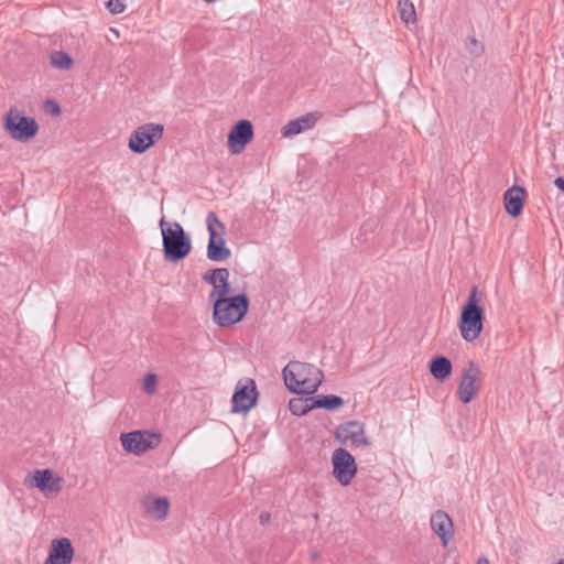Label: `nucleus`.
I'll return each mask as SVG.
<instances>
[{
  "mask_svg": "<svg viewBox=\"0 0 564 564\" xmlns=\"http://www.w3.org/2000/svg\"><path fill=\"white\" fill-rule=\"evenodd\" d=\"M286 388L297 394H313L322 383L324 375L312 364L290 361L282 370Z\"/></svg>",
  "mask_w": 564,
  "mask_h": 564,
  "instance_id": "nucleus-1",
  "label": "nucleus"
},
{
  "mask_svg": "<svg viewBox=\"0 0 564 564\" xmlns=\"http://www.w3.org/2000/svg\"><path fill=\"white\" fill-rule=\"evenodd\" d=\"M481 296L478 288L474 285L469 292L466 302L460 308L458 328L464 340L471 343L476 340L485 323V310L480 305Z\"/></svg>",
  "mask_w": 564,
  "mask_h": 564,
  "instance_id": "nucleus-2",
  "label": "nucleus"
},
{
  "mask_svg": "<svg viewBox=\"0 0 564 564\" xmlns=\"http://www.w3.org/2000/svg\"><path fill=\"white\" fill-rule=\"evenodd\" d=\"M163 256L166 261L178 262L192 251L189 235L178 223H169L165 217L160 220Z\"/></svg>",
  "mask_w": 564,
  "mask_h": 564,
  "instance_id": "nucleus-3",
  "label": "nucleus"
},
{
  "mask_svg": "<svg viewBox=\"0 0 564 564\" xmlns=\"http://www.w3.org/2000/svg\"><path fill=\"white\" fill-rule=\"evenodd\" d=\"M250 301L247 294L232 295L230 299H215L213 305L214 323L220 327L232 326L247 315Z\"/></svg>",
  "mask_w": 564,
  "mask_h": 564,
  "instance_id": "nucleus-4",
  "label": "nucleus"
},
{
  "mask_svg": "<svg viewBox=\"0 0 564 564\" xmlns=\"http://www.w3.org/2000/svg\"><path fill=\"white\" fill-rule=\"evenodd\" d=\"M3 129L15 141L28 142L39 132V123L32 118L24 116L17 108H10L3 117Z\"/></svg>",
  "mask_w": 564,
  "mask_h": 564,
  "instance_id": "nucleus-5",
  "label": "nucleus"
},
{
  "mask_svg": "<svg viewBox=\"0 0 564 564\" xmlns=\"http://www.w3.org/2000/svg\"><path fill=\"white\" fill-rule=\"evenodd\" d=\"M206 224L209 234L207 258L215 262L226 261L231 257V250L226 246V240L223 237L226 230L225 225L214 212L207 214Z\"/></svg>",
  "mask_w": 564,
  "mask_h": 564,
  "instance_id": "nucleus-6",
  "label": "nucleus"
},
{
  "mask_svg": "<svg viewBox=\"0 0 564 564\" xmlns=\"http://www.w3.org/2000/svg\"><path fill=\"white\" fill-rule=\"evenodd\" d=\"M163 124L153 122L141 124L130 134L128 147L133 153L142 154L163 137Z\"/></svg>",
  "mask_w": 564,
  "mask_h": 564,
  "instance_id": "nucleus-7",
  "label": "nucleus"
},
{
  "mask_svg": "<svg viewBox=\"0 0 564 564\" xmlns=\"http://www.w3.org/2000/svg\"><path fill=\"white\" fill-rule=\"evenodd\" d=\"M334 437L344 446L368 447L371 445L370 438L366 436L365 423L358 420L340 423L334 432Z\"/></svg>",
  "mask_w": 564,
  "mask_h": 564,
  "instance_id": "nucleus-8",
  "label": "nucleus"
},
{
  "mask_svg": "<svg viewBox=\"0 0 564 564\" xmlns=\"http://www.w3.org/2000/svg\"><path fill=\"white\" fill-rule=\"evenodd\" d=\"M332 465L333 476L341 486H348L358 471L355 457L344 447L333 452Z\"/></svg>",
  "mask_w": 564,
  "mask_h": 564,
  "instance_id": "nucleus-9",
  "label": "nucleus"
},
{
  "mask_svg": "<svg viewBox=\"0 0 564 564\" xmlns=\"http://www.w3.org/2000/svg\"><path fill=\"white\" fill-rule=\"evenodd\" d=\"M258 390L253 379H247L245 383L240 380L231 397V412L247 413L258 401Z\"/></svg>",
  "mask_w": 564,
  "mask_h": 564,
  "instance_id": "nucleus-10",
  "label": "nucleus"
},
{
  "mask_svg": "<svg viewBox=\"0 0 564 564\" xmlns=\"http://www.w3.org/2000/svg\"><path fill=\"white\" fill-rule=\"evenodd\" d=\"M480 368L474 360L468 361L463 370L462 379L457 389V397L464 403L468 404L479 392Z\"/></svg>",
  "mask_w": 564,
  "mask_h": 564,
  "instance_id": "nucleus-11",
  "label": "nucleus"
},
{
  "mask_svg": "<svg viewBox=\"0 0 564 564\" xmlns=\"http://www.w3.org/2000/svg\"><path fill=\"white\" fill-rule=\"evenodd\" d=\"M122 447L126 452L141 455L159 445L160 437L144 431H132L120 435Z\"/></svg>",
  "mask_w": 564,
  "mask_h": 564,
  "instance_id": "nucleus-12",
  "label": "nucleus"
},
{
  "mask_svg": "<svg viewBox=\"0 0 564 564\" xmlns=\"http://www.w3.org/2000/svg\"><path fill=\"white\" fill-rule=\"evenodd\" d=\"M253 126L249 120L241 119L232 126L227 143L229 152L234 155L241 153L246 145L253 139Z\"/></svg>",
  "mask_w": 564,
  "mask_h": 564,
  "instance_id": "nucleus-13",
  "label": "nucleus"
},
{
  "mask_svg": "<svg viewBox=\"0 0 564 564\" xmlns=\"http://www.w3.org/2000/svg\"><path fill=\"white\" fill-rule=\"evenodd\" d=\"M74 558V547L68 538L52 541L48 555L44 564H70Z\"/></svg>",
  "mask_w": 564,
  "mask_h": 564,
  "instance_id": "nucleus-14",
  "label": "nucleus"
},
{
  "mask_svg": "<svg viewBox=\"0 0 564 564\" xmlns=\"http://www.w3.org/2000/svg\"><path fill=\"white\" fill-rule=\"evenodd\" d=\"M61 481L62 479L59 477H54L51 469L45 468L34 470L29 479V485L47 495L59 492L62 489Z\"/></svg>",
  "mask_w": 564,
  "mask_h": 564,
  "instance_id": "nucleus-15",
  "label": "nucleus"
},
{
  "mask_svg": "<svg viewBox=\"0 0 564 564\" xmlns=\"http://www.w3.org/2000/svg\"><path fill=\"white\" fill-rule=\"evenodd\" d=\"M525 194L524 187L519 185H513L506 191L503 194V204L508 215L516 218L522 214Z\"/></svg>",
  "mask_w": 564,
  "mask_h": 564,
  "instance_id": "nucleus-16",
  "label": "nucleus"
},
{
  "mask_svg": "<svg viewBox=\"0 0 564 564\" xmlns=\"http://www.w3.org/2000/svg\"><path fill=\"white\" fill-rule=\"evenodd\" d=\"M431 528L434 533L442 540L443 545H447L454 535L452 519L443 510H437L432 514Z\"/></svg>",
  "mask_w": 564,
  "mask_h": 564,
  "instance_id": "nucleus-17",
  "label": "nucleus"
},
{
  "mask_svg": "<svg viewBox=\"0 0 564 564\" xmlns=\"http://www.w3.org/2000/svg\"><path fill=\"white\" fill-rule=\"evenodd\" d=\"M317 121L314 113H306L296 119L290 120L281 130L284 138L300 134L308 129H312Z\"/></svg>",
  "mask_w": 564,
  "mask_h": 564,
  "instance_id": "nucleus-18",
  "label": "nucleus"
},
{
  "mask_svg": "<svg viewBox=\"0 0 564 564\" xmlns=\"http://www.w3.org/2000/svg\"><path fill=\"white\" fill-rule=\"evenodd\" d=\"M429 369L431 375L437 380V381H445L449 378L453 371V365L452 361L443 356L438 355L431 359L429 364Z\"/></svg>",
  "mask_w": 564,
  "mask_h": 564,
  "instance_id": "nucleus-19",
  "label": "nucleus"
},
{
  "mask_svg": "<svg viewBox=\"0 0 564 564\" xmlns=\"http://www.w3.org/2000/svg\"><path fill=\"white\" fill-rule=\"evenodd\" d=\"M143 505L147 512L152 514L154 519L159 521L166 519L170 509V501L166 497H147Z\"/></svg>",
  "mask_w": 564,
  "mask_h": 564,
  "instance_id": "nucleus-20",
  "label": "nucleus"
},
{
  "mask_svg": "<svg viewBox=\"0 0 564 564\" xmlns=\"http://www.w3.org/2000/svg\"><path fill=\"white\" fill-rule=\"evenodd\" d=\"M398 9L400 18L405 24L416 22V12L414 4L410 0H399Z\"/></svg>",
  "mask_w": 564,
  "mask_h": 564,
  "instance_id": "nucleus-21",
  "label": "nucleus"
},
{
  "mask_svg": "<svg viewBox=\"0 0 564 564\" xmlns=\"http://www.w3.org/2000/svg\"><path fill=\"white\" fill-rule=\"evenodd\" d=\"M51 64L59 69H69L74 61L72 56L64 51H55L51 54Z\"/></svg>",
  "mask_w": 564,
  "mask_h": 564,
  "instance_id": "nucleus-22",
  "label": "nucleus"
},
{
  "mask_svg": "<svg viewBox=\"0 0 564 564\" xmlns=\"http://www.w3.org/2000/svg\"><path fill=\"white\" fill-rule=\"evenodd\" d=\"M289 410L293 415L302 416L310 412L307 398H293L289 402Z\"/></svg>",
  "mask_w": 564,
  "mask_h": 564,
  "instance_id": "nucleus-23",
  "label": "nucleus"
},
{
  "mask_svg": "<svg viewBox=\"0 0 564 564\" xmlns=\"http://www.w3.org/2000/svg\"><path fill=\"white\" fill-rule=\"evenodd\" d=\"M231 284L229 281L218 282L215 289L212 290L209 294V300L215 299H230L229 295L231 293Z\"/></svg>",
  "mask_w": 564,
  "mask_h": 564,
  "instance_id": "nucleus-24",
  "label": "nucleus"
},
{
  "mask_svg": "<svg viewBox=\"0 0 564 564\" xmlns=\"http://www.w3.org/2000/svg\"><path fill=\"white\" fill-rule=\"evenodd\" d=\"M325 410L334 411L344 405L345 401L341 397L336 394H324Z\"/></svg>",
  "mask_w": 564,
  "mask_h": 564,
  "instance_id": "nucleus-25",
  "label": "nucleus"
},
{
  "mask_svg": "<svg viewBox=\"0 0 564 564\" xmlns=\"http://www.w3.org/2000/svg\"><path fill=\"white\" fill-rule=\"evenodd\" d=\"M156 383H158L156 376L154 373L150 372L143 379L142 389L144 392L152 394L155 391Z\"/></svg>",
  "mask_w": 564,
  "mask_h": 564,
  "instance_id": "nucleus-26",
  "label": "nucleus"
},
{
  "mask_svg": "<svg viewBox=\"0 0 564 564\" xmlns=\"http://www.w3.org/2000/svg\"><path fill=\"white\" fill-rule=\"evenodd\" d=\"M107 9L112 14H118L124 11L126 6L122 0H108L107 2Z\"/></svg>",
  "mask_w": 564,
  "mask_h": 564,
  "instance_id": "nucleus-27",
  "label": "nucleus"
},
{
  "mask_svg": "<svg viewBox=\"0 0 564 564\" xmlns=\"http://www.w3.org/2000/svg\"><path fill=\"white\" fill-rule=\"evenodd\" d=\"M470 54L479 56L484 53V46L475 37H470L467 44Z\"/></svg>",
  "mask_w": 564,
  "mask_h": 564,
  "instance_id": "nucleus-28",
  "label": "nucleus"
},
{
  "mask_svg": "<svg viewBox=\"0 0 564 564\" xmlns=\"http://www.w3.org/2000/svg\"><path fill=\"white\" fill-rule=\"evenodd\" d=\"M310 411L313 409H325V399L324 394L315 395V397H307Z\"/></svg>",
  "mask_w": 564,
  "mask_h": 564,
  "instance_id": "nucleus-29",
  "label": "nucleus"
},
{
  "mask_svg": "<svg viewBox=\"0 0 564 564\" xmlns=\"http://www.w3.org/2000/svg\"><path fill=\"white\" fill-rule=\"evenodd\" d=\"M44 108L52 116H59L62 112L61 106L54 100H46L44 104Z\"/></svg>",
  "mask_w": 564,
  "mask_h": 564,
  "instance_id": "nucleus-30",
  "label": "nucleus"
},
{
  "mask_svg": "<svg viewBox=\"0 0 564 564\" xmlns=\"http://www.w3.org/2000/svg\"><path fill=\"white\" fill-rule=\"evenodd\" d=\"M203 281L207 284H210L214 286V289L216 288V285L218 284V279H217V275L215 272H213V269L208 270L204 275H203Z\"/></svg>",
  "mask_w": 564,
  "mask_h": 564,
  "instance_id": "nucleus-31",
  "label": "nucleus"
},
{
  "mask_svg": "<svg viewBox=\"0 0 564 564\" xmlns=\"http://www.w3.org/2000/svg\"><path fill=\"white\" fill-rule=\"evenodd\" d=\"M213 272L216 273L218 282L229 281V270L227 268H216L213 269Z\"/></svg>",
  "mask_w": 564,
  "mask_h": 564,
  "instance_id": "nucleus-32",
  "label": "nucleus"
},
{
  "mask_svg": "<svg viewBox=\"0 0 564 564\" xmlns=\"http://www.w3.org/2000/svg\"><path fill=\"white\" fill-rule=\"evenodd\" d=\"M271 521V514L267 511H262L259 516V522L261 525H267Z\"/></svg>",
  "mask_w": 564,
  "mask_h": 564,
  "instance_id": "nucleus-33",
  "label": "nucleus"
},
{
  "mask_svg": "<svg viewBox=\"0 0 564 564\" xmlns=\"http://www.w3.org/2000/svg\"><path fill=\"white\" fill-rule=\"evenodd\" d=\"M554 185L562 192H564V176H558L554 180Z\"/></svg>",
  "mask_w": 564,
  "mask_h": 564,
  "instance_id": "nucleus-34",
  "label": "nucleus"
},
{
  "mask_svg": "<svg viewBox=\"0 0 564 564\" xmlns=\"http://www.w3.org/2000/svg\"><path fill=\"white\" fill-rule=\"evenodd\" d=\"M477 564H489V561L485 557H480Z\"/></svg>",
  "mask_w": 564,
  "mask_h": 564,
  "instance_id": "nucleus-35",
  "label": "nucleus"
}]
</instances>
